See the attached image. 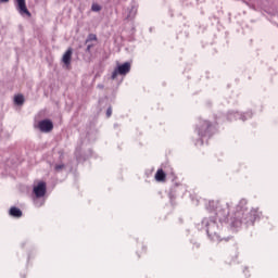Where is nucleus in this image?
<instances>
[{
  "label": "nucleus",
  "instance_id": "obj_3",
  "mask_svg": "<svg viewBox=\"0 0 278 278\" xmlns=\"http://www.w3.org/2000/svg\"><path fill=\"white\" fill-rule=\"evenodd\" d=\"M33 192L36 197L34 199V203H35L36 207H40V205H42V203H45V202L43 201L40 202L39 199H42V197H45V194H47V182L39 181L37 184V186L34 187Z\"/></svg>",
  "mask_w": 278,
  "mask_h": 278
},
{
  "label": "nucleus",
  "instance_id": "obj_12",
  "mask_svg": "<svg viewBox=\"0 0 278 278\" xmlns=\"http://www.w3.org/2000/svg\"><path fill=\"white\" fill-rule=\"evenodd\" d=\"M14 103L16 105H23V103H25V98L23 97V94L15 96Z\"/></svg>",
  "mask_w": 278,
  "mask_h": 278
},
{
  "label": "nucleus",
  "instance_id": "obj_17",
  "mask_svg": "<svg viewBox=\"0 0 278 278\" xmlns=\"http://www.w3.org/2000/svg\"><path fill=\"white\" fill-rule=\"evenodd\" d=\"M92 49V45H88L87 46V49H86V51H87V53H90V50Z\"/></svg>",
  "mask_w": 278,
  "mask_h": 278
},
{
  "label": "nucleus",
  "instance_id": "obj_19",
  "mask_svg": "<svg viewBox=\"0 0 278 278\" xmlns=\"http://www.w3.org/2000/svg\"><path fill=\"white\" fill-rule=\"evenodd\" d=\"M195 144H203V140L198 141Z\"/></svg>",
  "mask_w": 278,
  "mask_h": 278
},
{
  "label": "nucleus",
  "instance_id": "obj_10",
  "mask_svg": "<svg viewBox=\"0 0 278 278\" xmlns=\"http://www.w3.org/2000/svg\"><path fill=\"white\" fill-rule=\"evenodd\" d=\"M155 179L157 181H166V173H164V169H157L155 174Z\"/></svg>",
  "mask_w": 278,
  "mask_h": 278
},
{
  "label": "nucleus",
  "instance_id": "obj_5",
  "mask_svg": "<svg viewBox=\"0 0 278 278\" xmlns=\"http://www.w3.org/2000/svg\"><path fill=\"white\" fill-rule=\"evenodd\" d=\"M211 127H212V125L210 124V122L200 121V123L198 125V136H200V138H205V136H211L210 135Z\"/></svg>",
  "mask_w": 278,
  "mask_h": 278
},
{
  "label": "nucleus",
  "instance_id": "obj_13",
  "mask_svg": "<svg viewBox=\"0 0 278 278\" xmlns=\"http://www.w3.org/2000/svg\"><path fill=\"white\" fill-rule=\"evenodd\" d=\"M64 168H66V165H64L63 163L54 165L55 173H62V170H64Z\"/></svg>",
  "mask_w": 278,
  "mask_h": 278
},
{
  "label": "nucleus",
  "instance_id": "obj_6",
  "mask_svg": "<svg viewBox=\"0 0 278 278\" xmlns=\"http://www.w3.org/2000/svg\"><path fill=\"white\" fill-rule=\"evenodd\" d=\"M16 2V10L21 16H27L31 18V12L27 9V4L25 0H15Z\"/></svg>",
  "mask_w": 278,
  "mask_h": 278
},
{
  "label": "nucleus",
  "instance_id": "obj_4",
  "mask_svg": "<svg viewBox=\"0 0 278 278\" xmlns=\"http://www.w3.org/2000/svg\"><path fill=\"white\" fill-rule=\"evenodd\" d=\"M129 71H131V63L126 62L124 64H119L113 71L111 78L116 79V77H118V75L125 76V75H127V73H129Z\"/></svg>",
  "mask_w": 278,
  "mask_h": 278
},
{
  "label": "nucleus",
  "instance_id": "obj_2",
  "mask_svg": "<svg viewBox=\"0 0 278 278\" xmlns=\"http://www.w3.org/2000/svg\"><path fill=\"white\" fill-rule=\"evenodd\" d=\"M260 218L257 208H253L250 213H247V200L241 199L236 207L233 216L230 217V227L238 229L244 225H254L255 220Z\"/></svg>",
  "mask_w": 278,
  "mask_h": 278
},
{
  "label": "nucleus",
  "instance_id": "obj_18",
  "mask_svg": "<svg viewBox=\"0 0 278 278\" xmlns=\"http://www.w3.org/2000/svg\"><path fill=\"white\" fill-rule=\"evenodd\" d=\"M10 0H0V3H8Z\"/></svg>",
  "mask_w": 278,
  "mask_h": 278
},
{
  "label": "nucleus",
  "instance_id": "obj_15",
  "mask_svg": "<svg viewBox=\"0 0 278 278\" xmlns=\"http://www.w3.org/2000/svg\"><path fill=\"white\" fill-rule=\"evenodd\" d=\"M91 10L92 12H101V5H99L98 3H93L91 5Z\"/></svg>",
  "mask_w": 278,
  "mask_h": 278
},
{
  "label": "nucleus",
  "instance_id": "obj_8",
  "mask_svg": "<svg viewBox=\"0 0 278 278\" xmlns=\"http://www.w3.org/2000/svg\"><path fill=\"white\" fill-rule=\"evenodd\" d=\"M10 216H13V218H21L23 216V211L16 206H12L9 211Z\"/></svg>",
  "mask_w": 278,
  "mask_h": 278
},
{
  "label": "nucleus",
  "instance_id": "obj_16",
  "mask_svg": "<svg viewBox=\"0 0 278 278\" xmlns=\"http://www.w3.org/2000/svg\"><path fill=\"white\" fill-rule=\"evenodd\" d=\"M106 116H108V118H110V116H112V108H109L106 110Z\"/></svg>",
  "mask_w": 278,
  "mask_h": 278
},
{
  "label": "nucleus",
  "instance_id": "obj_7",
  "mask_svg": "<svg viewBox=\"0 0 278 278\" xmlns=\"http://www.w3.org/2000/svg\"><path fill=\"white\" fill-rule=\"evenodd\" d=\"M37 127L42 134H49V131H53V122L50 119H42L38 122Z\"/></svg>",
  "mask_w": 278,
  "mask_h": 278
},
{
  "label": "nucleus",
  "instance_id": "obj_14",
  "mask_svg": "<svg viewBox=\"0 0 278 278\" xmlns=\"http://www.w3.org/2000/svg\"><path fill=\"white\" fill-rule=\"evenodd\" d=\"M92 40H97V35L89 34L87 39H86V45H88V42H92Z\"/></svg>",
  "mask_w": 278,
  "mask_h": 278
},
{
  "label": "nucleus",
  "instance_id": "obj_9",
  "mask_svg": "<svg viewBox=\"0 0 278 278\" xmlns=\"http://www.w3.org/2000/svg\"><path fill=\"white\" fill-rule=\"evenodd\" d=\"M71 58H73V50L68 49L63 55V63L68 66L71 64Z\"/></svg>",
  "mask_w": 278,
  "mask_h": 278
},
{
  "label": "nucleus",
  "instance_id": "obj_11",
  "mask_svg": "<svg viewBox=\"0 0 278 278\" xmlns=\"http://www.w3.org/2000/svg\"><path fill=\"white\" fill-rule=\"evenodd\" d=\"M235 118H240L241 121H247L253 116V113H247L245 115H240V113H233Z\"/></svg>",
  "mask_w": 278,
  "mask_h": 278
},
{
  "label": "nucleus",
  "instance_id": "obj_1",
  "mask_svg": "<svg viewBox=\"0 0 278 278\" xmlns=\"http://www.w3.org/2000/svg\"><path fill=\"white\" fill-rule=\"evenodd\" d=\"M229 207L231 202L210 201L206 208L208 212H215L216 217H204L201 222L202 229L206 231L207 237L213 242H220V229H223V223L229 220Z\"/></svg>",
  "mask_w": 278,
  "mask_h": 278
}]
</instances>
